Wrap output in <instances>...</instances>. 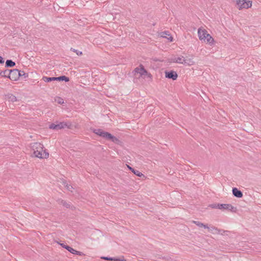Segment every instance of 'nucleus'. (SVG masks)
Listing matches in <instances>:
<instances>
[{
	"label": "nucleus",
	"mask_w": 261,
	"mask_h": 261,
	"mask_svg": "<svg viewBox=\"0 0 261 261\" xmlns=\"http://www.w3.org/2000/svg\"><path fill=\"white\" fill-rule=\"evenodd\" d=\"M171 62L176 63L179 64H183L184 62V57L183 56L173 57L170 59Z\"/></svg>",
	"instance_id": "nucleus-12"
},
{
	"label": "nucleus",
	"mask_w": 261,
	"mask_h": 261,
	"mask_svg": "<svg viewBox=\"0 0 261 261\" xmlns=\"http://www.w3.org/2000/svg\"><path fill=\"white\" fill-rule=\"evenodd\" d=\"M101 259L106 260H111V261H125L122 257V258L119 257H106L102 256L101 257Z\"/></svg>",
	"instance_id": "nucleus-15"
},
{
	"label": "nucleus",
	"mask_w": 261,
	"mask_h": 261,
	"mask_svg": "<svg viewBox=\"0 0 261 261\" xmlns=\"http://www.w3.org/2000/svg\"><path fill=\"white\" fill-rule=\"evenodd\" d=\"M239 9H248L252 6V2L246 0H236V1Z\"/></svg>",
	"instance_id": "nucleus-2"
},
{
	"label": "nucleus",
	"mask_w": 261,
	"mask_h": 261,
	"mask_svg": "<svg viewBox=\"0 0 261 261\" xmlns=\"http://www.w3.org/2000/svg\"><path fill=\"white\" fill-rule=\"evenodd\" d=\"M61 245L64 248L66 249L68 251H69L70 253L73 254H76V255H81L82 253L81 252H80V251H76L75 250H74V249H73L72 248H71V247L68 246V245H64V244H61Z\"/></svg>",
	"instance_id": "nucleus-10"
},
{
	"label": "nucleus",
	"mask_w": 261,
	"mask_h": 261,
	"mask_svg": "<svg viewBox=\"0 0 261 261\" xmlns=\"http://www.w3.org/2000/svg\"><path fill=\"white\" fill-rule=\"evenodd\" d=\"M165 76L167 78L175 80L177 77V74L174 71H165Z\"/></svg>",
	"instance_id": "nucleus-9"
},
{
	"label": "nucleus",
	"mask_w": 261,
	"mask_h": 261,
	"mask_svg": "<svg viewBox=\"0 0 261 261\" xmlns=\"http://www.w3.org/2000/svg\"><path fill=\"white\" fill-rule=\"evenodd\" d=\"M62 203H63V205H65V202H63V201H62Z\"/></svg>",
	"instance_id": "nucleus-32"
},
{
	"label": "nucleus",
	"mask_w": 261,
	"mask_h": 261,
	"mask_svg": "<svg viewBox=\"0 0 261 261\" xmlns=\"http://www.w3.org/2000/svg\"><path fill=\"white\" fill-rule=\"evenodd\" d=\"M208 33L205 29H202L201 28L198 30V35L199 39L201 41L205 40V36L207 35Z\"/></svg>",
	"instance_id": "nucleus-8"
},
{
	"label": "nucleus",
	"mask_w": 261,
	"mask_h": 261,
	"mask_svg": "<svg viewBox=\"0 0 261 261\" xmlns=\"http://www.w3.org/2000/svg\"><path fill=\"white\" fill-rule=\"evenodd\" d=\"M10 70L6 69V70H5L4 71H2L0 72V75L3 76V77H8L9 78V75Z\"/></svg>",
	"instance_id": "nucleus-19"
},
{
	"label": "nucleus",
	"mask_w": 261,
	"mask_h": 261,
	"mask_svg": "<svg viewBox=\"0 0 261 261\" xmlns=\"http://www.w3.org/2000/svg\"><path fill=\"white\" fill-rule=\"evenodd\" d=\"M4 63V60L2 57L0 56V63L3 64Z\"/></svg>",
	"instance_id": "nucleus-29"
},
{
	"label": "nucleus",
	"mask_w": 261,
	"mask_h": 261,
	"mask_svg": "<svg viewBox=\"0 0 261 261\" xmlns=\"http://www.w3.org/2000/svg\"><path fill=\"white\" fill-rule=\"evenodd\" d=\"M42 80L45 82H50L51 81H56V77H47V76H43L42 77Z\"/></svg>",
	"instance_id": "nucleus-22"
},
{
	"label": "nucleus",
	"mask_w": 261,
	"mask_h": 261,
	"mask_svg": "<svg viewBox=\"0 0 261 261\" xmlns=\"http://www.w3.org/2000/svg\"><path fill=\"white\" fill-rule=\"evenodd\" d=\"M213 208H216L220 210H227L232 212L236 211V207L230 204H218L212 206Z\"/></svg>",
	"instance_id": "nucleus-3"
},
{
	"label": "nucleus",
	"mask_w": 261,
	"mask_h": 261,
	"mask_svg": "<svg viewBox=\"0 0 261 261\" xmlns=\"http://www.w3.org/2000/svg\"><path fill=\"white\" fill-rule=\"evenodd\" d=\"M135 72L139 73L140 76H143L145 75H148V72L147 70L144 68L143 66L141 65L139 67H137L135 69ZM150 74H148V75H150Z\"/></svg>",
	"instance_id": "nucleus-7"
},
{
	"label": "nucleus",
	"mask_w": 261,
	"mask_h": 261,
	"mask_svg": "<svg viewBox=\"0 0 261 261\" xmlns=\"http://www.w3.org/2000/svg\"><path fill=\"white\" fill-rule=\"evenodd\" d=\"M232 194L235 197L237 198H241L243 196L242 192L236 188H233L232 189Z\"/></svg>",
	"instance_id": "nucleus-16"
},
{
	"label": "nucleus",
	"mask_w": 261,
	"mask_h": 261,
	"mask_svg": "<svg viewBox=\"0 0 261 261\" xmlns=\"http://www.w3.org/2000/svg\"><path fill=\"white\" fill-rule=\"evenodd\" d=\"M68 124L64 122H59L57 124L51 123L49 125V128L55 130H59L68 127Z\"/></svg>",
	"instance_id": "nucleus-5"
},
{
	"label": "nucleus",
	"mask_w": 261,
	"mask_h": 261,
	"mask_svg": "<svg viewBox=\"0 0 261 261\" xmlns=\"http://www.w3.org/2000/svg\"><path fill=\"white\" fill-rule=\"evenodd\" d=\"M193 223L196 224L198 227H203L204 228H208L207 225L204 224L203 223L199 222V221H193Z\"/></svg>",
	"instance_id": "nucleus-20"
},
{
	"label": "nucleus",
	"mask_w": 261,
	"mask_h": 261,
	"mask_svg": "<svg viewBox=\"0 0 261 261\" xmlns=\"http://www.w3.org/2000/svg\"><path fill=\"white\" fill-rule=\"evenodd\" d=\"M56 81H65V82H68L69 79L67 76L62 75L59 77H56Z\"/></svg>",
	"instance_id": "nucleus-21"
},
{
	"label": "nucleus",
	"mask_w": 261,
	"mask_h": 261,
	"mask_svg": "<svg viewBox=\"0 0 261 261\" xmlns=\"http://www.w3.org/2000/svg\"><path fill=\"white\" fill-rule=\"evenodd\" d=\"M58 102H59V103H63V99H61L60 100H59V101H58Z\"/></svg>",
	"instance_id": "nucleus-31"
},
{
	"label": "nucleus",
	"mask_w": 261,
	"mask_h": 261,
	"mask_svg": "<svg viewBox=\"0 0 261 261\" xmlns=\"http://www.w3.org/2000/svg\"><path fill=\"white\" fill-rule=\"evenodd\" d=\"M194 64H195V62L192 59L189 58V59H185L184 58V65L191 66V65H194Z\"/></svg>",
	"instance_id": "nucleus-17"
},
{
	"label": "nucleus",
	"mask_w": 261,
	"mask_h": 261,
	"mask_svg": "<svg viewBox=\"0 0 261 261\" xmlns=\"http://www.w3.org/2000/svg\"><path fill=\"white\" fill-rule=\"evenodd\" d=\"M133 172L135 175H136L137 176H138L139 177H141L143 175V174L138 170H135Z\"/></svg>",
	"instance_id": "nucleus-27"
},
{
	"label": "nucleus",
	"mask_w": 261,
	"mask_h": 261,
	"mask_svg": "<svg viewBox=\"0 0 261 261\" xmlns=\"http://www.w3.org/2000/svg\"><path fill=\"white\" fill-rule=\"evenodd\" d=\"M71 50H72V51L75 53L78 56H81L83 54L82 52L80 51V50H78L77 49H75L74 48H71Z\"/></svg>",
	"instance_id": "nucleus-26"
},
{
	"label": "nucleus",
	"mask_w": 261,
	"mask_h": 261,
	"mask_svg": "<svg viewBox=\"0 0 261 261\" xmlns=\"http://www.w3.org/2000/svg\"><path fill=\"white\" fill-rule=\"evenodd\" d=\"M100 137H102L103 138H105V139H106L107 140H111L113 142H116L117 141H118V139L117 138H116L115 137L113 136V135H112L109 133L107 132H105V131H104V132L103 133H102V134L100 136Z\"/></svg>",
	"instance_id": "nucleus-6"
},
{
	"label": "nucleus",
	"mask_w": 261,
	"mask_h": 261,
	"mask_svg": "<svg viewBox=\"0 0 261 261\" xmlns=\"http://www.w3.org/2000/svg\"><path fill=\"white\" fill-rule=\"evenodd\" d=\"M161 37L167 38L170 42L173 41V38L168 31H164L161 33Z\"/></svg>",
	"instance_id": "nucleus-13"
},
{
	"label": "nucleus",
	"mask_w": 261,
	"mask_h": 261,
	"mask_svg": "<svg viewBox=\"0 0 261 261\" xmlns=\"http://www.w3.org/2000/svg\"><path fill=\"white\" fill-rule=\"evenodd\" d=\"M64 185L66 187V189L71 191H72V189H73V187L71 185H68L66 182H64Z\"/></svg>",
	"instance_id": "nucleus-25"
},
{
	"label": "nucleus",
	"mask_w": 261,
	"mask_h": 261,
	"mask_svg": "<svg viewBox=\"0 0 261 261\" xmlns=\"http://www.w3.org/2000/svg\"><path fill=\"white\" fill-rule=\"evenodd\" d=\"M128 168L132 172H133L135 170V169L132 168V167H128Z\"/></svg>",
	"instance_id": "nucleus-30"
},
{
	"label": "nucleus",
	"mask_w": 261,
	"mask_h": 261,
	"mask_svg": "<svg viewBox=\"0 0 261 261\" xmlns=\"http://www.w3.org/2000/svg\"><path fill=\"white\" fill-rule=\"evenodd\" d=\"M15 65V63L11 60H7L6 62V67H12Z\"/></svg>",
	"instance_id": "nucleus-18"
},
{
	"label": "nucleus",
	"mask_w": 261,
	"mask_h": 261,
	"mask_svg": "<svg viewBox=\"0 0 261 261\" xmlns=\"http://www.w3.org/2000/svg\"><path fill=\"white\" fill-rule=\"evenodd\" d=\"M20 72H21V76H23L24 78H26L28 76V74L25 73L23 71L20 70Z\"/></svg>",
	"instance_id": "nucleus-28"
},
{
	"label": "nucleus",
	"mask_w": 261,
	"mask_h": 261,
	"mask_svg": "<svg viewBox=\"0 0 261 261\" xmlns=\"http://www.w3.org/2000/svg\"><path fill=\"white\" fill-rule=\"evenodd\" d=\"M9 101L12 102H15L17 101V98L13 94H10L7 95Z\"/></svg>",
	"instance_id": "nucleus-23"
},
{
	"label": "nucleus",
	"mask_w": 261,
	"mask_h": 261,
	"mask_svg": "<svg viewBox=\"0 0 261 261\" xmlns=\"http://www.w3.org/2000/svg\"><path fill=\"white\" fill-rule=\"evenodd\" d=\"M205 38V40H202V41H203L204 42L208 43L209 44H210L211 45L214 44V40L213 38L211 36V35L209 34L208 33L207 34V35H206V36H205V38Z\"/></svg>",
	"instance_id": "nucleus-14"
},
{
	"label": "nucleus",
	"mask_w": 261,
	"mask_h": 261,
	"mask_svg": "<svg viewBox=\"0 0 261 261\" xmlns=\"http://www.w3.org/2000/svg\"><path fill=\"white\" fill-rule=\"evenodd\" d=\"M35 156L40 159H46L49 156V153L43 149V145L38 142L31 144Z\"/></svg>",
	"instance_id": "nucleus-1"
},
{
	"label": "nucleus",
	"mask_w": 261,
	"mask_h": 261,
	"mask_svg": "<svg viewBox=\"0 0 261 261\" xmlns=\"http://www.w3.org/2000/svg\"><path fill=\"white\" fill-rule=\"evenodd\" d=\"M21 76V72L17 69H14L10 70L9 78L12 81H17Z\"/></svg>",
	"instance_id": "nucleus-4"
},
{
	"label": "nucleus",
	"mask_w": 261,
	"mask_h": 261,
	"mask_svg": "<svg viewBox=\"0 0 261 261\" xmlns=\"http://www.w3.org/2000/svg\"><path fill=\"white\" fill-rule=\"evenodd\" d=\"M208 229L210 232H212L213 234H222V232H224L225 231L222 229H219L218 228L211 226L210 227L208 226V228H206Z\"/></svg>",
	"instance_id": "nucleus-11"
},
{
	"label": "nucleus",
	"mask_w": 261,
	"mask_h": 261,
	"mask_svg": "<svg viewBox=\"0 0 261 261\" xmlns=\"http://www.w3.org/2000/svg\"><path fill=\"white\" fill-rule=\"evenodd\" d=\"M93 132L96 134V135L100 136L102 134V133H103L104 132L103 130H102V129H95L93 130Z\"/></svg>",
	"instance_id": "nucleus-24"
}]
</instances>
